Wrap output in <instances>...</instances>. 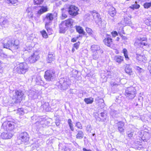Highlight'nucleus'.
<instances>
[{"instance_id": "obj_1", "label": "nucleus", "mask_w": 151, "mask_h": 151, "mask_svg": "<svg viewBox=\"0 0 151 151\" xmlns=\"http://www.w3.org/2000/svg\"><path fill=\"white\" fill-rule=\"evenodd\" d=\"M15 124L13 122L6 121L4 122L2 125V127L6 132L2 133L1 135V137L4 139H10L13 136L12 132L14 128Z\"/></svg>"}, {"instance_id": "obj_2", "label": "nucleus", "mask_w": 151, "mask_h": 151, "mask_svg": "<svg viewBox=\"0 0 151 151\" xmlns=\"http://www.w3.org/2000/svg\"><path fill=\"white\" fill-rule=\"evenodd\" d=\"M90 49L93 53L92 55L93 58L95 60H97L99 58L103 53V50L98 45H91Z\"/></svg>"}, {"instance_id": "obj_3", "label": "nucleus", "mask_w": 151, "mask_h": 151, "mask_svg": "<svg viewBox=\"0 0 151 151\" xmlns=\"http://www.w3.org/2000/svg\"><path fill=\"white\" fill-rule=\"evenodd\" d=\"M71 83L70 79L68 77L60 79L59 82L57 83L58 88L61 90H66L68 88Z\"/></svg>"}, {"instance_id": "obj_4", "label": "nucleus", "mask_w": 151, "mask_h": 151, "mask_svg": "<svg viewBox=\"0 0 151 151\" xmlns=\"http://www.w3.org/2000/svg\"><path fill=\"white\" fill-rule=\"evenodd\" d=\"M6 40L7 42L6 43L4 44L2 42H0V57L1 58H6L7 57V55L3 52L2 49V48L10 49V47H12V40L7 38Z\"/></svg>"}, {"instance_id": "obj_5", "label": "nucleus", "mask_w": 151, "mask_h": 151, "mask_svg": "<svg viewBox=\"0 0 151 151\" xmlns=\"http://www.w3.org/2000/svg\"><path fill=\"white\" fill-rule=\"evenodd\" d=\"M24 94L20 90L13 91L12 99L15 103H20L24 98Z\"/></svg>"}, {"instance_id": "obj_6", "label": "nucleus", "mask_w": 151, "mask_h": 151, "mask_svg": "<svg viewBox=\"0 0 151 151\" xmlns=\"http://www.w3.org/2000/svg\"><path fill=\"white\" fill-rule=\"evenodd\" d=\"M136 93V90L133 87L127 88L125 92V95L129 99H133L135 97Z\"/></svg>"}, {"instance_id": "obj_7", "label": "nucleus", "mask_w": 151, "mask_h": 151, "mask_svg": "<svg viewBox=\"0 0 151 151\" xmlns=\"http://www.w3.org/2000/svg\"><path fill=\"white\" fill-rule=\"evenodd\" d=\"M54 18V15L52 13H48L46 15L44 19V21L45 22V27L47 31L48 29L50 30V28L48 26L50 25L52 22Z\"/></svg>"}, {"instance_id": "obj_8", "label": "nucleus", "mask_w": 151, "mask_h": 151, "mask_svg": "<svg viewBox=\"0 0 151 151\" xmlns=\"http://www.w3.org/2000/svg\"><path fill=\"white\" fill-rule=\"evenodd\" d=\"M17 70L19 73L24 74L28 70V66L26 63H20L17 66Z\"/></svg>"}, {"instance_id": "obj_9", "label": "nucleus", "mask_w": 151, "mask_h": 151, "mask_svg": "<svg viewBox=\"0 0 151 151\" xmlns=\"http://www.w3.org/2000/svg\"><path fill=\"white\" fill-rule=\"evenodd\" d=\"M29 136L26 132H24L19 133L17 137V140L21 142H28L29 140Z\"/></svg>"}, {"instance_id": "obj_10", "label": "nucleus", "mask_w": 151, "mask_h": 151, "mask_svg": "<svg viewBox=\"0 0 151 151\" xmlns=\"http://www.w3.org/2000/svg\"><path fill=\"white\" fill-rule=\"evenodd\" d=\"M55 72L53 70H48L45 72L44 78L46 81H52L55 77Z\"/></svg>"}, {"instance_id": "obj_11", "label": "nucleus", "mask_w": 151, "mask_h": 151, "mask_svg": "<svg viewBox=\"0 0 151 151\" xmlns=\"http://www.w3.org/2000/svg\"><path fill=\"white\" fill-rule=\"evenodd\" d=\"M146 42L145 38H138L136 40L134 45L137 47H143V46H145L147 44Z\"/></svg>"}, {"instance_id": "obj_12", "label": "nucleus", "mask_w": 151, "mask_h": 151, "mask_svg": "<svg viewBox=\"0 0 151 151\" xmlns=\"http://www.w3.org/2000/svg\"><path fill=\"white\" fill-rule=\"evenodd\" d=\"M37 9L35 14L37 17H39L42 14L47 12L48 8L47 6H37Z\"/></svg>"}, {"instance_id": "obj_13", "label": "nucleus", "mask_w": 151, "mask_h": 151, "mask_svg": "<svg viewBox=\"0 0 151 151\" xmlns=\"http://www.w3.org/2000/svg\"><path fill=\"white\" fill-rule=\"evenodd\" d=\"M78 8L74 5H71L68 8V12L70 15L74 17L78 14Z\"/></svg>"}, {"instance_id": "obj_14", "label": "nucleus", "mask_w": 151, "mask_h": 151, "mask_svg": "<svg viewBox=\"0 0 151 151\" xmlns=\"http://www.w3.org/2000/svg\"><path fill=\"white\" fill-rule=\"evenodd\" d=\"M28 96L31 99H35L37 98L39 95V91L34 89H30L28 91Z\"/></svg>"}, {"instance_id": "obj_15", "label": "nucleus", "mask_w": 151, "mask_h": 151, "mask_svg": "<svg viewBox=\"0 0 151 151\" xmlns=\"http://www.w3.org/2000/svg\"><path fill=\"white\" fill-rule=\"evenodd\" d=\"M104 44L109 47H110L113 44L112 39L111 36L107 34H105V38L103 40Z\"/></svg>"}, {"instance_id": "obj_16", "label": "nucleus", "mask_w": 151, "mask_h": 151, "mask_svg": "<svg viewBox=\"0 0 151 151\" xmlns=\"http://www.w3.org/2000/svg\"><path fill=\"white\" fill-rule=\"evenodd\" d=\"M90 13L92 15L93 19L96 23L98 24L101 20L100 14L95 10L90 12Z\"/></svg>"}, {"instance_id": "obj_17", "label": "nucleus", "mask_w": 151, "mask_h": 151, "mask_svg": "<svg viewBox=\"0 0 151 151\" xmlns=\"http://www.w3.org/2000/svg\"><path fill=\"white\" fill-rule=\"evenodd\" d=\"M39 58L38 53L35 52L28 58V60L30 63H33L36 62Z\"/></svg>"}, {"instance_id": "obj_18", "label": "nucleus", "mask_w": 151, "mask_h": 151, "mask_svg": "<svg viewBox=\"0 0 151 151\" xmlns=\"http://www.w3.org/2000/svg\"><path fill=\"white\" fill-rule=\"evenodd\" d=\"M86 130L87 133L91 135H92L93 137L95 139V129L92 127L90 124L88 125L86 127Z\"/></svg>"}, {"instance_id": "obj_19", "label": "nucleus", "mask_w": 151, "mask_h": 151, "mask_svg": "<svg viewBox=\"0 0 151 151\" xmlns=\"http://www.w3.org/2000/svg\"><path fill=\"white\" fill-rule=\"evenodd\" d=\"M151 136V133H144L142 134V135H139V137L142 140L143 142H147L150 138Z\"/></svg>"}, {"instance_id": "obj_20", "label": "nucleus", "mask_w": 151, "mask_h": 151, "mask_svg": "<svg viewBox=\"0 0 151 151\" xmlns=\"http://www.w3.org/2000/svg\"><path fill=\"white\" fill-rule=\"evenodd\" d=\"M62 22L63 24H64L65 26V27H66L68 28L69 27H72L73 21V19H70L63 22Z\"/></svg>"}, {"instance_id": "obj_21", "label": "nucleus", "mask_w": 151, "mask_h": 151, "mask_svg": "<svg viewBox=\"0 0 151 151\" xmlns=\"http://www.w3.org/2000/svg\"><path fill=\"white\" fill-rule=\"evenodd\" d=\"M98 117H96L97 121H104L106 119V115L104 112H101L99 114H98Z\"/></svg>"}, {"instance_id": "obj_22", "label": "nucleus", "mask_w": 151, "mask_h": 151, "mask_svg": "<svg viewBox=\"0 0 151 151\" xmlns=\"http://www.w3.org/2000/svg\"><path fill=\"white\" fill-rule=\"evenodd\" d=\"M55 59V54L52 52H49L48 57L47 59V61L48 63H50L52 61H54Z\"/></svg>"}, {"instance_id": "obj_23", "label": "nucleus", "mask_w": 151, "mask_h": 151, "mask_svg": "<svg viewBox=\"0 0 151 151\" xmlns=\"http://www.w3.org/2000/svg\"><path fill=\"white\" fill-rule=\"evenodd\" d=\"M9 23L7 19L4 18H1L0 20V25L2 27H7Z\"/></svg>"}, {"instance_id": "obj_24", "label": "nucleus", "mask_w": 151, "mask_h": 151, "mask_svg": "<svg viewBox=\"0 0 151 151\" xmlns=\"http://www.w3.org/2000/svg\"><path fill=\"white\" fill-rule=\"evenodd\" d=\"M134 131L132 129H128L126 132V134L127 138L131 139L133 138Z\"/></svg>"}, {"instance_id": "obj_25", "label": "nucleus", "mask_w": 151, "mask_h": 151, "mask_svg": "<svg viewBox=\"0 0 151 151\" xmlns=\"http://www.w3.org/2000/svg\"><path fill=\"white\" fill-rule=\"evenodd\" d=\"M137 59L138 61L142 63V62L145 63L146 61V58L145 56L138 55H137Z\"/></svg>"}, {"instance_id": "obj_26", "label": "nucleus", "mask_w": 151, "mask_h": 151, "mask_svg": "<svg viewBox=\"0 0 151 151\" xmlns=\"http://www.w3.org/2000/svg\"><path fill=\"white\" fill-rule=\"evenodd\" d=\"M47 121L46 119L45 118H40L37 123L40 124L42 127H44L47 125Z\"/></svg>"}, {"instance_id": "obj_27", "label": "nucleus", "mask_w": 151, "mask_h": 151, "mask_svg": "<svg viewBox=\"0 0 151 151\" xmlns=\"http://www.w3.org/2000/svg\"><path fill=\"white\" fill-rule=\"evenodd\" d=\"M109 13L110 16L112 17H114L116 14L115 9L113 7H111L109 9Z\"/></svg>"}, {"instance_id": "obj_28", "label": "nucleus", "mask_w": 151, "mask_h": 151, "mask_svg": "<svg viewBox=\"0 0 151 151\" xmlns=\"http://www.w3.org/2000/svg\"><path fill=\"white\" fill-rule=\"evenodd\" d=\"M65 27V26L64 24H63V23L62 22L59 25L60 31V33H64L65 31L68 29L66 27Z\"/></svg>"}, {"instance_id": "obj_29", "label": "nucleus", "mask_w": 151, "mask_h": 151, "mask_svg": "<svg viewBox=\"0 0 151 151\" xmlns=\"http://www.w3.org/2000/svg\"><path fill=\"white\" fill-rule=\"evenodd\" d=\"M76 29L77 32L80 34H83V35H86V32L84 31L82 27L80 26H76Z\"/></svg>"}, {"instance_id": "obj_30", "label": "nucleus", "mask_w": 151, "mask_h": 151, "mask_svg": "<svg viewBox=\"0 0 151 151\" xmlns=\"http://www.w3.org/2000/svg\"><path fill=\"white\" fill-rule=\"evenodd\" d=\"M114 59L116 62L120 63L123 61V57L119 55H116L114 57Z\"/></svg>"}, {"instance_id": "obj_31", "label": "nucleus", "mask_w": 151, "mask_h": 151, "mask_svg": "<svg viewBox=\"0 0 151 151\" xmlns=\"http://www.w3.org/2000/svg\"><path fill=\"white\" fill-rule=\"evenodd\" d=\"M12 43L13 44L12 47H13L16 49H18L19 44V42L18 40H15L13 42L12 41Z\"/></svg>"}, {"instance_id": "obj_32", "label": "nucleus", "mask_w": 151, "mask_h": 151, "mask_svg": "<svg viewBox=\"0 0 151 151\" xmlns=\"http://www.w3.org/2000/svg\"><path fill=\"white\" fill-rule=\"evenodd\" d=\"M125 70V72L129 75H131L132 74V69L129 65L126 66Z\"/></svg>"}, {"instance_id": "obj_33", "label": "nucleus", "mask_w": 151, "mask_h": 151, "mask_svg": "<svg viewBox=\"0 0 151 151\" xmlns=\"http://www.w3.org/2000/svg\"><path fill=\"white\" fill-rule=\"evenodd\" d=\"M26 12L27 13L28 16L30 18H32L33 14L32 12V9L30 7H28L26 10Z\"/></svg>"}, {"instance_id": "obj_34", "label": "nucleus", "mask_w": 151, "mask_h": 151, "mask_svg": "<svg viewBox=\"0 0 151 151\" xmlns=\"http://www.w3.org/2000/svg\"><path fill=\"white\" fill-rule=\"evenodd\" d=\"M84 101L87 104H91L93 101V99L92 97L85 98Z\"/></svg>"}, {"instance_id": "obj_35", "label": "nucleus", "mask_w": 151, "mask_h": 151, "mask_svg": "<svg viewBox=\"0 0 151 151\" xmlns=\"http://www.w3.org/2000/svg\"><path fill=\"white\" fill-rule=\"evenodd\" d=\"M78 134L76 135V137L78 139H81L83 138L84 134L81 130H78L77 131Z\"/></svg>"}, {"instance_id": "obj_36", "label": "nucleus", "mask_w": 151, "mask_h": 151, "mask_svg": "<svg viewBox=\"0 0 151 151\" xmlns=\"http://www.w3.org/2000/svg\"><path fill=\"white\" fill-rule=\"evenodd\" d=\"M145 126H144L143 128H145ZM145 129H144V130H142L140 131H139L138 133L139 135H142V134H144V133L147 132V133H150V131H149L147 129H146V127H145Z\"/></svg>"}, {"instance_id": "obj_37", "label": "nucleus", "mask_w": 151, "mask_h": 151, "mask_svg": "<svg viewBox=\"0 0 151 151\" xmlns=\"http://www.w3.org/2000/svg\"><path fill=\"white\" fill-rule=\"evenodd\" d=\"M110 114L113 118L117 117L119 116V114L116 111L113 110L110 112Z\"/></svg>"}, {"instance_id": "obj_38", "label": "nucleus", "mask_w": 151, "mask_h": 151, "mask_svg": "<svg viewBox=\"0 0 151 151\" xmlns=\"http://www.w3.org/2000/svg\"><path fill=\"white\" fill-rule=\"evenodd\" d=\"M123 52L124 53L125 59L127 60H129V58L128 56L127 50L125 48L123 50Z\"/></svg>"}, {"instance_id": "obj_39", "label": "nucleus", "mask_w": 151, "mask_h": 151, "mask_svg": "<svg viewBox=\"0 0 151 151\" xmlns=\"http://www.w3.org/2000/svg\"><path fill=\"white\" fill-rule=\"evenodd\" d=\"M36 83L37 84L40 85H43L44 84L43 81L41 79V78L40 77L37 78Z\"/></svg>"}, {"instance_id": "obj_40", "label": "nucleus", "mask_w": 151, "mask_h": 151, "mask_svg": "<svg viewBox=\"0 0 151 151\" xmlns=\"http://www.w3.org/2000/svg\"><path fill=\"white\" fill-rule=\"evenodd\" d=\"M58 146L60 149L63 150L66 146V144L64 142H62L59 143Z\"/></svg>"}, {"instance_id": "obj_41", "label": "nucleus", "mask_w": 151, "mask_h": 151, "mask_svg": "<svg viewBox=\"0 0 151 151\" xmlns=\"http://www.w3.org/2000/svg\"><path fill=\"white\" fill-rule=\"evenodd\" d=\"M144 8L145 9H148L151 6V2H145L143 4Z\"/></svg>"}, {"instance_id": "obj_42", "label": "nucleus", "mask_w": 151, "mask_h": 151, "mask_svg": "<svg viewBox=\"0 0 151 151\" xmlns=\"http://www.w3.org/2000/svg\"><path fill=\"white\" fill-rule=\"evenodd\" d=\"M44 0H34V3L35 5H38L42 4Z\"/></svg>"}, {"instance_id": "obj_43", "label": "nucleus", "mask_w": 151, "mask_h": 151, "mask_svg": "<svg viewBox=\"0 0 151 151\" xmlns=\"http://www.w3.org/2000/svg\"><path fill=\"white\" fill-rule=\"evenodd\" d=\"M124 122H119L117 124V127L118 128H119V127L120 128H124Z\"/></svg>"}, {"instance_id": "obj_44", "label": "nucleus", "mask_w": 151, "mask_h": 151, "mask_svg": "<svg viewBox=\"0 0 151 151\" xmlns=\"http://www.w3.org/2000/svg\"><path fill=\"white\" fill-rule=\"evenodd\" d=\"M110 85L113 88H115L118 86L119 85V84L116 82L111 81L110 82Z\"/></svg>"}, {"instance_id": "obj_45", "label": "nucleus", "mask_w": 151, "mask_h": 151, "mask_svg": "<svg viewBox=\"0 0 151 151\" xmlns=\"http://www.w3.org/2000/svg\"><path fill=\"white\" fill-rule=\"evenodd\" d=\"M75 126L79 129H82V127L81 123L79 122H76Z\"/></svg>"}, {"instance_id": "obj_46", "label": "nucleus", "mask_w": 151, "mask_h": 151, "mask_svg": "<svg viewBox=\"0 0 151 151\" xmlns=\"http://www.w3.org/2000/svg\"><path fill=\"white\" fill-rule=\"evenodd\" d=\"M84 18L86 21L90 20L92 19L91 18V15L89 14H86L84 16Z\"/></svg>"}, {"instance_id": "obj_47", "label": "nucleus", "mask_w": 151, "mask_h": 151, "mask_svg": "<svg viewBox=\"0 0 151 151\" xmlns=\"http://www.w3.org/2000/svg\"><path fill=\"white\" fill-rule=\"evenodd\" d=\"M140 7V5L137 4H134V5H132V6H130L131 8L132 9H138Z\"/></svg>"}, {"instance_id": "obj_48", "label": "nucleus", "mask_w": 151, "mask_h": 151, "mask_svg": "<svg viewBox=\"0 0 151 151\" xmlns=\"http://www.w3.org/2000/svg\"><path fill=\"white\" fill-rule=\"evenodd\" d=\"M86 32L88 34H89V35H92V31L91 29H90L89 28L86 27Z\"/></svg>"}, {"instance_id": "obj_49", "label": "nucleus", "mask_w": 151, "mask_h": 151, "mask_svg": "<svg viewBox=\"0 0 151 151\" xmlns=\"http://www.w3.org/2000/svg\"><path fill=\"white\" fill-rule=\"evenodd\" d=\"M41 33L43 37L46 38L47 37L48 35L45 31L44 30H43L41 32Z\"/></svg>"}, {"instance_id": "obj_50", "label": "nucleus", "mask_w": 151, "mask_h": 151, "mask_svg": "<svg viewBox=\"0 0 151 151\" xmlns=\"http://www.w3.org/2000/svg\"><path fill=\"white\" fill-rule=\"evenodd\" d=\"M111 35L113 37H114L118 35V34L117 32L115 31H113L111 32Z\"/></svg>"}, {"instance_id": "obj_51", "label": "nucleus", "mask_w": 151, "mask_h": 151, "mask_svg": "<svg viewBox=\"0 0 151 151\" xmlns=\"http://www.w3.org/2000/svg\"><path fill=\"white\" fill-rule=\"evenodd\" d=\"M118 129L119 132L121 133L122 134L124 132V128H120V127L118 128Z\"/></svg>"}, {"instance_id": "obj_52", "label": "nucleus", "mask_w": 151, "mask_h": 151, "mask_svg": "<svg viewBox=\"0 0 151 151\" xmlns=\"http://www.w3.org/2000/svg\"><path fill=\"white\" fill-rule=\"evenodd\" d=\"M124 22L126 24H130L131 20L130 19H128L127 20V18L126 17L124 18Z\"/></svg>"}, {"instance_id": "obj_53", "label": "nucleus", "mask_w": 151, "mask_h": 151, "mask_svg": "<svg viewBox=\"0 0 151 151\" xmlns=\"http://www.w3.org/2000/svg\"><path fill=\"white\" fill-rule=\"evenodd\" d=\"M80 43L79 42H78L74 44V47L76 48V49H77L79 47V46L80 45Z\"/></svg>"}, {"instance_id": "obj_54", "label": "nucleus", "mask_w": 151, "mask_h": 151, "mask_svg": "<svg viewBox=\"0 0 151 151\" xmlns=\"http://www.w3.org/2000/svg\"><path fill=\"white\" fill-rule=\"evenodd\" d=\"M8 3L14 4L17 3V0H7Z\"/></svg>"}, {"instance_id": "obj_55", "label": "nucleus", "mask_w": 151, "mask_h": 151, "mask_svg": "<svg viewBox=\"0 0 151 151\" xmlns=\"http://www.w3.org/2000/svg\"><path fill=\"white\" fill-rule=\"evenodd\" d=\"M18 111L20 113V114L22 115H23L24 114L23 111V109L22 108H19L18 109Z\"/></svg>"}, {"instance_id": "obj_56", "label": "nucleus", "mask_w": 151, "mask_h": 151, "mask_svg": "<svg viewBox=\"0 0 151 151\" xmlns=\"http://www.w3.org/2000/svg\"><path fill=\"white\" fill-rule=\"evenodd\" d=\"M69 125V126L70 127V128L71 130L72 131H74V129L73 127V125L72 123V122L71 123L69 124H68Z\"/></svg>"}, {"instance_id": "obj_57", "label": "nucleus", "mask_w": 151, "mask_h": 151, "mask_svg": "<svg viewBox=\"0 0 151 151\" xmlns=\"http://www.w3.org/2000/svg\"><path fill=\"white\" fill-rule=\"evenodd\" d=\"M146 22H148V23L147 24V25H151V18L150 19L149 17H148L147 20H146Z\"/></svg>"}, {"instance_id": "obj_58", "label": "nucleus", "mask_w": 151, "mask_h": 151, "mask_svg": "<svg viewBox=\"0 0 151 151\" xmlns=\"http://www.w3.org/2000/svg\"><path fill=\"white\" fill-rule=\"evenodd\" d=\"M136 69L139 71L140 73H141L143 71V70L141 68H140L139 67H136Z\"/></svg>"}, {"instance_id": "obj_59", "label": "nucleus", "mask_w": 151, "mask_h": 151, "mask_svg": "<svg viewBox=\"0 0 151 151\" xmlns=\"http://www.w3.org/2000/svg\"><path fill=\"white\" fill-rule=\"evenodd\" d=\"M120 35L121 36V37H122V40H127V38L126 36H123V35H122L121 34Z\"/></svg>"}, {"instance_id": "obj_60", "label": "nucleus", "mask_w": 151, "mask_h": 151, "mask_svg": "<svg viewBox=\"0 0 151 151\" xmlns=\"http://www.w3.org/2000/svg\"><path fill=\"white\" fill-rule=\"evenodd\" d=\"M78 38V37H77V38H73L71 40V42H76V41L77 39Z\"/></svg>"}, {"instance_id": "obj_61", "label": "nucleus", "mask_w": 151, "mask_h": 151, "mask_svg": "<svg viewBox=\"0 0 151 151\" xmlns=\"http://www.w3.org/2000/svg\"><path fill=\"white\" fill-rule=\"evenodd\" d=\"M107 147L110 149H111L112 148V146L111 144L108 142L107 144Z\"/></svg>"}, {"instance_id": "obj_62", "label": "nucleus", "mask_w": 151, "mask_h": 151, "mask_svg": "<svg viewBox=\"0 0 151 151\" xmlns=\"http://www.w3.org/2000/svg\"><path fill=\"white\" fill-rule=\"evenodd\" d=\"M63 150L65 151H70V149L69 148L66 146L65 148H64Z\"/></svg>"}, {"instance_id": "obj_63", "label": "nucleus", "mask_w": 151, "mask_h": 151, "mask_svg": "<svg viewBox=\"0 0 151 151\" xmlns=\"http://www.w3.org/2000/svg\"><path fill=\"white\" fill-rule=\"evenodd\" d=\"M98 99H100V101L101 102H102V103H104V100L103 99H102L99 98V97H97V98H96V100H97Z\"/></svg>"}, {"instance_id": "obj_64", "label": "nucleus", "mask_w": 151, "mask_h": 151, "mask_svg": "<svg viewBox=\"0 0 151 151\" xmlns=\"http://www.w3.org/2000/svg\"><path fill=\"white\" fill-rule=\"evenodd\" d=\"M150 68H151V60L149 62V65L148 66V69H149Z\"/></svg>"}]
</instances>
